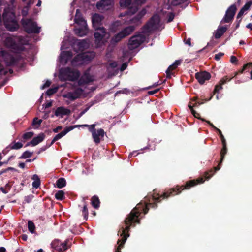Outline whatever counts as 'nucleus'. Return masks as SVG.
Masks as SVG:
<instances>
[{
	"label": "nucleus",
	"instance_id": "nucleus-1",
	"mask_svg": "<svg viewBox=\"0 0 252 252\" xmlns=\"http://www.w3.org/2000/svg\"><path fill=\"white\" fill-rule=\"evenodd\" d=\"M204 179L203 178H200L197 179L188 181L185 185L180 186L177 185L167 190L163 194L155 196L154 194L148 195L145 197V202L139 203L134 208L124 220L126 227H121V239H118L117 244L118 246L116 248L115 252H122L121 249L124 246L126 241L129 237V231L130 227H135L136 224H139L141 220V214L143 213L146 214L149 210V207L157 208L158 203L161 202L162 199H167L169 197L179 194L182 190L189 189L190 188L200 184L203 183Z\"/></svg>",
	"mask_w": 252,
	"mask_h": 252
},
{
	"label": "nucleus",
	"instance_id": "nucleus-2",
	"mask_svg": "<svg viewBox=\"0 0 252 252\" xmlns=\"http://www.w3.org/2000/svg\"><path fill=\"white\" fill-rule=\"evenodd\" d=\"M134 26H128L121 30L118 33H116L110 40L111 45L115 46L119 43L122 39L130 35L135 30Z\"/></svg>",
	"mask_w": 252,
	"mask_h": 252
},
{
	"label": "nucleus",
	"instance_id": "nucleus-3",
	"mask_svg": "<svg viewBox=\"0 0 252 252\" xmlns=\"http://www.w3.org/2000/svg\"><path fill=\"white\" fill-rule=\"evenodd\" d=\"M160 19L159 16L157 15L153 16L142 27V32L148 33L158 29L160 27Z\"/></svg>",
	"mask_w": 252,
	"mask_h": 252
},
{
	"label": "nucleus",
	"instance_id": "nucleus-4",
	"mask_svg": "<svg viewBox=\"0 0 252 252\" xmlns=\"http://www.w3.org/2000/svg\"><path fill=\"white\" fill-rule=\"evenodd\" d=\"M222 148L221 149L220 152V161L218 164V165L217 167H214L213 169H210L207 171H206L204 174V177L205 179L208 180L211 177L213 176L215 172L218 170H219L220 169V165L221 163L223 161L225 156L227 152V143H222Z\"/></svg>",
	"mask_w": 252,
	"mask_h": 252
},
{
	"label": "nucleus",
	"instance_id": "nucleus-5",
	"mask_svg": "<svg viewBox=\"0 0 252 252\" xmlns=\"http://www.w3.org/2000/svg\"><path fill=\"white\" fill-rule=\"evenodd\" d=\"M23 27L24 31L28 34H38L40 32V28L37 26L36 22L30 19L22 21Z\"/></svg>",
	"mask_w": 252,
	"mask_h": 252
},
{
	"label": "nucleus",
	"instance_id": "nucleus-6",
	"mask_svg": "<svg viewBox=\"0 0 252 252\" xmlns=\"http://www.w3.org/2000/svg\"><path fill=\"white\" fill-rule=\"evenodd\" d=\"M60 75L61 77L63 76L66 80L74 81L78 80L80 73L77 70H73L71 68L67 67L61 71Z\"/></svg>",
	"mask_w": 252,
	"mask_h": 252
},
{
	"label": "nucleus",
	"instance_id": "nucleus-7",
	"mask_svg": "<svg viewBox=\"0 0 252 252\" xmlns=\"http://www.w3.org/2000/svg\"><path fill=\"white\" fill-rule=\"evenodd\" d=\"M1 54L6 66H10L16 65L21 59L20 55L14 56L6 51H4V50L1 52Z\"/></svg>",
	"mask_w": 252,
	"mask_h": 252
},
{
	"label": "nucleus",
	"instance_id": "nucleus-8",
	"mask_svg": "<svg viewBox=\"0 0 252 252\" xmlns=\"http://www.w3.org/2000/svg\"><path fill=\"white\" fill-rule=\"evenodd\" d=\"M237 11V5L235 3L228 7L225 14L221 20V23L232 22Z\"/></svg>",
	"mask_w": 252,
	"mask_h": 252
},
{
	"label": "nucleus",
	"instance_id": "nucleus-9",
	"mask_svg": "<svg viewBox=\"0 0 252 252\" xmlns=\"http://www.w3.org/2000/svg\"><path fill=\"white\" fill-rule=\"evenodd\" d=\"M5 44L15 53H20L23 51V46L16 43L15 39L11 37H7L5 40Z\"/></svg>",
	"mask_w": 252,
	"mask_h": 252
},
{
	"label": "nucleus",
	"instance_id": "nucleus-10",
	"mask_svg": "<svg viewBox=\"0 0 252 252\" xmlns=\"http://www.w3.org/2000/svg\"><path fill=\"white\" fill-rule=\"evenodd\" d=\"M145 40L144 35L137 33L131 37L129 39V45L132 48H136L144 42Z\"/></svg>",
	"mask_w": 252,
	"mask_h": 252
},
{
	"label": "nucleus",
	"instance_id": "nucleus-11",
	"mask_svg": "<svg viewBox=\"0 0 252 252\" xmlns=\"http://www.w3.org/2000/svg\"><path fill=\"white\" fill-rule=\"evenodd\" d=\"M68 240L66 239L64 242H62L59 239H55L51 244L53 249L59 252H63L67 250L69 246H68Z\"/></svg>",
	"mask_w": 252,
	"mask_h": 252
},
{
	"label": "nucleus",
	"instance_id": "nucleus-12",
	"mask_svg": "<svg viewBox=\"0 0 252 252\" xmlns=\"http://www.w3.org/2000/svg\"><path fill=\"white\" fill-rule=\"evenodd\" d=\"M195 77L200 84H203L205 81L210 79L211 75L208 72L204 71L196 73Z\"/></svg>",
	"mask_w": 252,
	"mask_h": 252
},
{
	"label": "nucleus",
	"instance_id": "nucleus-13",
	"mask_svg": "<svg viewBox=\"0 0 252 252\" xmlns=\"http://www.w3.org/2000/svg\"><path fill=\"white\" fill-rule=\"evenodd\" d=\"M104 19L102 15L99 14L95 13L92 16V22L93 27L94 29H98L101 28L102 21Z\"/></svg>",
	"mask_w": 252,
	"mask_h": 252
},
{
	"label": "nucleus",
	"instance_id": "nucleus-14",
	"mask_svg": "<svg viewBox=\"0 0 252 252\" xmlns=\"http://www.w3.org/2000/svg\"><path fill=\"white\" fill-rule=\"evenodd\" d=\"M74 127H75L74 126L65 127L62 132L57 134V135H56L54 136V137L53 138V139L52 140L51 143L48 145V147H49V146L53 145L55 142H56V141L60 139V138H61L62 137L64 136L68 132L72 130V129L74 128Z\"/></svg>",
	"mask_w": 252,
	"mask_h": 252
},
{
	"label": "nucleus",
	"instance_id": "nucleus-15",
	"mask_svg": "<svg viewBox=\"0 0 252 252\" xmlns=\"http://www.w3.org/2000/svg\"><path fill=\"white\" fill-rule=\"evenodd\" d=\"M114 3L113 0H101L97 2L96 7L99 10L109 9Z\"/></svg>",
	"mask_w": 252,
	"mask_h": 252
},
{
	"label": "nucleus",
	"instance_id": "nucleus-16",
	"mask_svg": "<svg viewBox=\"0 0 252 252\" xmlns=\"http://www.w3.org/2000/svg\"><path fill=\"white\" fill-rule=\"evenodd\" d=\"M82 90L78 89L73 92H69L64 95V97L70 99V100H74L80 97L81 95Z\"/></svg>",
	"mask_w": 252,
	"mask_h": 252
},
{
	"label": "nucleus",
	"instance_id": "nucleus-17",
	"mask_svg": "<svg viewBox=\"0 0 252 252\" xmlns=\"http://www.w3.org/2000/svg\"><path fill=\"white\" fill-rule=\"evenodd\" d=\"M105 135V131L102 128H99L96 132L93 133L92 137L94 142L96 144H99Z\"/></svg>",
	"mask_w": 252,
	"mask_h": 252
},
{
	"label": "nucleus",
	"instance_id": "nucleus-18",
	"mask_svg": "<svg viewBox=\"0 0 252 252\" xmlns=\"http://www.w3.org/2000/svg\"><path fill=\"white\" fill-rule=\"evenodd\" d=\"M75 34L78 36L83 37L88 32V28L87 25H82L79 28H75L74 30Z\"/></svg>",
	"mask_w": 252,
	"mask_h": 252
},
{
	"label": "nucleus",
	"instance_id": "nucleus-19",
	"mask_svg": "<svg viewBox=\"0 0 252 252\" xmlns=\"http://www.w3.org/2000/svg\"><path fill=\"white\" fill-rule=\"evenodd\" d=\"M97 31L94 33V37L95 40L100 41L103 39L104 37L106 35V29L102 27L101 28L95 29Z\"/></svg>",
	"mask_w": 252,
	"mask_h": 252
},
{
	"label": "nucleus",
	"instance_id": "nucleus-20",
	"mask_svg": "<svg viewBox=\"0 0 252 252\" xmlns=\"http://www.w3.org/2000/svg\"><path fill=\"white\" fill-rule=\"evenodd\" d=\"M45 135L43 133H39L37 136L34 137L31 142L26 144V146H28L30 145L35 146L40 143L44 140Z\"/></svg>",
	"mask_w": 252,
	"mask_h": 252
},
{
	"label": "nucleus",
	"instance_id": "nucleus-21",
	"mask_svg": "<svg viewBox=\"0 0 252 252\" xmlns=\"http://www.w3.org/2000/svg\"><path fill=\"white\" fill-rule=\"evenodd\" d=\"M7 30L10 31H15L19 29V25L17 21L15 20L12 21L4 23Z\"/></svg>",
	"mask_w": 252,
	"mask_h": 252
},
{
	"label": "nucleus",
	"instance_id": "nucleus-22",
	"mask_svg": "<svg viewBox=\"0 0 252 252\" xmlns=\"http://www.w3.org/2000/svg\"><path fill=\"white\" fill-rule=\"evenodd\" d=\"M74 21V22L78 24L79 26L80 25H86L87 24L86 21L85 20L84 18L80 14L79 9H77L76 11V15Z\"/></svg>",
	"mask_w": 252,
	"mask_h": 252
},
{
	"label": "nucleus",
	"instance_id": "nucleus-23",
	"mask_svg": "<svg viewBox=\"0 0 252 252\" xmlns=\"http://www.w3.org/2000/svg\"><path fill=\"white\" fill-rule=\"evenodd\" d=\"M228 28L226 26L219 27L218 29L214 32V36L215 39L220 38L227 31Z\"/></svg>",
	"mask_w": 252,
	"mask_h": 252
},
{
	"label": "nucleus",
	"instance_id": "nucleus-24",
	"mask_svg": "<svg viewBox=\"0 0 252 252\" xmlns=\"http://www.w3.org/2000/svg\"><path fill=\"white\" fill-rule=\"evenodd\" d=\"M71 113V111L69 109L67 108H65L64 107H58L55 110V115L56 116H63L64 115H69Z\"/></svg>",
	"mask_w": 252,
	"mask_h": 252
},
{
	"label": "nucleus",
	"instance_id": "nucleus-25",
	"mask_svg": "<svg viewBox=\"0 0 252 252\" xmlns=\"http://www.w3.org/2000/svg\"><path fill=\"white\" fill-rule=\"evenodd\" d=\"M230 79H229L228 77L225 76L223 77L221 80L220 81L219 84H217L215 86V89L213 91L214 93H218L220 90L222 89V86L223 84L226 83V82L229 81Z\"/></svg>",
	"mask_w": 252,
	"mask_h": 252
},
{
	"label": "nucleus",
	"instance_id": "nucleus-26",
	"mask_svg": "<svg viewBox=\"0 0 252 252\" xmlns=\"http://www.w3.org/2000/svg\"><path fill=\"white\" fill-rule=\"evenodd\" d=\"M72 57V53L71 51L63 52L60 55L61 62L67 63Z\"/></svg>",
	"mask_w": 252,
	"mask_h": 252
},
{
	"label": "nucleus",
	"instance_id": "nucleus-27",
	"mask_svg": "<svg viewBox=\"0 0 252 252\" xmlns=\"http://www.w3.org/2000/svg\"><path fill=\"white\" fill-rule=\"evenodd\" d=\"M4 23L15 20V14L13 12H6L3 13Z\"/></svg>",
	"mask_w": 252,
	"mask_h": 252
},
{
	"label": "nucleus",
	"instance_id": "nucleus-28",
	"mask_svg": "<svg viewBox=\"0 0 252 252\" xmlns=\"http://www.w3.org/2000/svg\"><path fill=\"white\" fill-rule=\"evenodd\" d=\"M83 62L82 53H81L75 56L72 59L71 63L73 65H77L78 64H82Z\"/></svg>",
	"mask_w": 252,
	"mask_h": 252
},
{
	"label": "nucleus",
	"instance_id": "nucleus-29",
	"mask_svg": "<svg viewBox=\"0 0 252 252\" xmlns=\"http://www.w3.org/2000/svg\"><path fill=\"white\" fill-rule=\"evenodd\" d=\"M91 204L94 208H99L100 206V202L99 199L97 195H94L92 197L91 199Z\"/></svg>",
	"mask_w": 252,
	"mask_h": 252
},
{
	"label": "nucleus",
	"instance_id": "nucleus-30",
	"mask_svg": "<svg viewBox=\"0 0 252 252\" xmlns=\"http://www.w3.org/2000/svg\"><path fill=\"white\" fill-rule=\"evenodd\" d=\"M177 67L175 66L174 63L170 65L167 68V70L166 71V73L167 75V79H171V75H175L174 72H172L171 71L176 69Z\"/></svg>",
	"mask_w": 252,
	"mask_h": 252
},
{
	"label": "nucleus",
	"instance_id": "nucleus-31",
	"mask_svg": "<svg viewBox=\"0 0 252 252\" xmlns=\"http://www.w3.org/2000/svg\"><path fill=\"white\" fill-rule=\"evenodd\" d=\"M94 55L93 53H82V57L83 58V62L91 61L94 57Z\"/></svg>",
	"mask_w": 252,
	"mask_h": 252
},
{
	"label": "nucleus",
	"instance_id": "nucleus-32",
	"mask_svg": "<svg viewBox=\"0 0 252 252\" xmlns=\"http://www.w3.org/2000/svg\"><path fill=\"white\" fill-rule=\"evenodd\" d=\"M42 122V120L38 119V117L34 118L32 124V128L34 129H37L41 125V124Z\"/></svg>",
	"mask_w": 252,
	"mask_h": 252
},
{
	"label": "nucleus",
	"instance_id": "nucleus-33",
	"mask_svg": "<svg viewBox=\"0 0 252 252\" xmlns=\"http://www.w3.org/2000/svg\"><path fill=\"white\" fill-rule=\"evenodd\" d=\"M9 145L10 148H11V150H19L23 146L22 143L19 142H16L15 141L12 142Z\"/></svg>",
	"mask_w": 252,
	"mask_h": 252
},
{
	"label": "nucleus",
	"instance_id": "nucleus-34",
	"mask_svg": "<svg viewBox=\"0 0 252 252\" xmlns=\"http://www.w3.org/2000/svg\"><path fill=\"white\" fill-rule=\"evenodd\" d=\"M56 185L58 188H63L66 186V180L64 178H60L57 180Z\"/></svg>",
	"mask_w": 252,
	"mask_h": 252
},
{
	"label": "nucleus",
	"instance_id": "nucleus-35",
	"mask_svg": "<svg viewBox=\"0 0 252 252\" xmlns=\"http://www.w3.org/2000/svg\"><path fill=\"white\" fill-rule=\"evenodd\" d=\"M34 181L32 183V186L33 188H38L40 187V180L37 175H34L32 178Z\"/></svg>",
	"mask_w": 252,
	"mask_h": 252
},
{
	"label": "nucleus",
	"instance_id": "nucleus-36",
	"mask_svg": "<svg viewBox=\"0 0 252 252\" xmlns=\"http://www.w3.org/2000/svg\"><path fill=\"white\" fill-rule=\"evenodd\" d=\"M138 10V6L136 5H131L129 6L128 9L126 11L127 15H132L135 14Z\"/></svg>",
	"mask_w": 252,
	"mask_h": 252
},
{
	"label": "nucleus",
	"instance_id": "nucleus-37",
	"mask_svg": "<svg viewBox=\"0 0 252 252\" xmlns=\"http://www.w3.org/2000/svg\"><path fill=\"white\" fill-rule=\"evenodd\" d=\"M55 198L57 200L62 201L64 199V193L62 190H60L55 193Z\"/></svg>",
	"mask_w": 252,
	"mask_h": 252
},
{
	"label": "nucleus",
	"instance_id": "nucleus-38",
	"mask_svg": "<svg viewBox=\"0 0 252 252\" xmlns=\"http://www.w3.org/2000/svg\"><path fill=\"white\" fill-rule=\"evenodd\" d=\"M82 213L84 220H87L88 219V209L87 208V205L85 202L83 205Z\"/></svg>",
	"mask_w": 252,
	"mask_h": 252
},
{
	"label": "nucleus",
	"instance_id": "nucleus-39",
	"mask_svg": "<svg viewBox=\"0 0 252 252\" xmlns=\"http://www.w3.org/2000/svg\"><path fill=\"white\" fill-rule=\"evenodd\" d=\"M28 229L32 233L35 232V226L34 223L31 220H29L28 222Z\"/></svg>",
	"mask_w": 252,
	"mask_h": 252
},
{
	"label": "nucleus",
	"instance_id": "nucleus-40",
	"mask_svg": "<svg viewBox=\"0 0 252 252\" xmlns=\"http://www.w3.org/2000/svg\"><path fill=\"white\" fill-rule=\"evenodd\" d=\"M141 19L139 18L138 15L137 14L136 16H134L133 18H132L130 21L132 23L135 24V25L134 26L135 28L137 25H139L141 22Z\"/></svg>",
	"mask_w": 252,
	"mask_h": 252
},
{
	"label": "nucleus",
	"instance_id": "nucleus-41",
	"mask_svg": "<svg viewBox=\"0 0 252 252\" xmlns=\"http://www.w3.org/2000/svg\"><path fill=\"white\" fill-rule=\"evenodd\" d=\"M33 153L29 151H25L23 153L22 155L19 158L20 159H25L27 158H31L32 156Z\"/></svg>",
	"mask_w": 252,
	"mask_h": 252
},
{
	"label": "nucleus",
	"instance_id": "nucleus-42",
	"mask_svg": "<svg viewBox=\"0 0 252 252\" xmlns=\"http://www.w3.org/2000/svg\"><path fill=\"white\" fill-rule=\"evenodd\" d=\"M96 126V124H93L91 125H89L86 124V125H82L83 126L89 127V131L91 132L92 135H93V133L96 132V128H95Z\"/></svg>",
	"mask_w": 252,
	"mask_h": 252
},
{
	"label": "nucleus",
	"instance_id": "nucleus-43",
	"mask_svg": "<svg viewBox=\"0 0 252 252\" xmlns=\"http://www.w3.org/2000/svg\"><path fill=\"white\" fill-rule=\"evenodd\" d=\"M252 67V63H250L245 64L244 65V66H243V68H242V69L239 70L237 73V74L242 73L244 71H245L246 70L250 69V68H251Z\"/></svg>",
	"mask_w": 252,
	"mask_h": 252
},
{
	"label": "nucleus",
	"instance_id": "nucleus-44",
	"mask_svg": "<svg viewBox=\"0 0 252 252\" xmlns=\"http://www.w3.org/2000/svg\"><path fill=\"white\" fill-rule=\"evenodd\" d=\"M33 135L34 133L33 132H26L23 134L22 136V138L24 140H27L30 139Z\"/></svg>",
	"mask_w": 252,
	"mask_h": 252
},
{
	"label": "nucleus",
	"instance_id": "nucleus-45",
	"mask_svg": "<svg viewBox=\"0 0 252 252\" xmlns=\"http://www.w3.org/2000/svg\"><path fill=\"white\" fill-rule=\"evenodd\" d=\"M131 0H120V5L122 7H128L130 6Z\"/></svg>",
	"mask_w": 252,
	"mask_h": 252
},
{
	"label": "nucleus",
	"instance_id": "nucleus-46",
	"mask_svg": "<svg viewBox=\"0 0 252 252\" xmlns=\"http://www.w3.org/2000/svg\"><path fill=\"white\" fill-rule=\"evenodd\" d=\"M188 0H173L172 4L174 6H177L186 2Z\"/></svg>",
	"mask_w": 252,
	"mask_h": 252
},
{
	"label": "nucleus",
	"instance_id": "nucleus-47",
	"mask_svg": "<svg viewBox=\"0 0 252 252\" xmlns=\"http://www.w3.org/2000/svg\"><path fill=\"white\" fill-rule=\"evenodd\" d=\"M33 197V196L32 195L25 196L23 204L31 203Z\"/></svg>",
	"mask_w": 252,
	"mask_h": 252
},
{
	"label": "nucleus",
	"instance_id": "nucleus-48",
	"mask_svg": "<svg viewBox=\"0 0 252 252\" xmlns=\"http://www.w3.org/2000/svg\"><path fill=\"white\" fill-rule=\"evenodd\" d=\"M57 91V88H50L47 90V91L46 92L48 96H51V95H53V94L56 93Z\"/></svg>",
	"mask_w": 252,
	"mask_h": 252
},
{
	"label": "nucleus",
	"instance_id": "nucleus-49",
	"mask_svg": "<svg viewBox=\"0 0 252 252\" xmlns=\"http://www.w3.org/2000/svg\"><path fill=\"white\" fill-rule=\"evenodd\" d=\"M191 112L192 113V114L196 118H198L199 119H200L202 121H205V119L203 118H201L200 116V114L196 112V111L194 110V109H192L191 110Z\"/></svg>",
	"mask_w": 252,
	"mask_h": 252
},
{
	"label": "nucleus",
	"instance_id": "nucleus-50",
	"mask_svg": "<svg viewBox=\"0 0 252 252\" xmlns=\"http://www.w3.org/2000/svg\"><path fill=\"white\" fill-rule=\"evenodd\" d=\"M252 5V1H249L247 2L244 6H243L242 8L246 11L248 10H249L251 7V6Z\"/></svg>",
	"mask_w": 252,
	"mask_h": 252
},
{
	"label": "nucleus",
	"instance_id": "nucleus-51",
	"mask_svg": "<svg viewBox=\"0 0 252 252\" xmlns=\"http://www.w3.org/2000/svg\"><path fill=\"white\" fill-rule=\"evenodd\" d=\"M252 5V1H249L247 2L244 6H243L242 8L246 11L248 10H249L251 7V6Z\"/></svg>",
	"mask_w": 252,
	"mask_h": 252
},
{
	"label": "nucleus",
	"instance_id": "nucleus-52",
	"mask_svg": "<svg viewBox=\"0 0 252 252\" xmlns=\"http://www.w3.org/2000/svg\"><path fill=\"white\" fill-rule=\"evenodd\" d=\"M217 132L218 133L219 135H220V138L222 143H226V141L225 138H224L223 135L222 134L220 129L219 128L218 130H217Z\"/></svg>",
	"mask_w": 252,
	"mask_h": 252
},
{
	"label": "nucleus",
	"instance_id": "nucleus-53",
	"mask_svg": "<svg viewBox=\"0 0 252 252\" xmlns=\"http://www.w3.org/2000/svg\"><path fill=\"white\" fill-rule=\"evenodd\" d=\"M9 170L16 171V170L15 168H14L13 167H8L7 168H6L5 169H3L1 171H0V176L4 174V173H6V172H7L8 171H9Z\"/></svg>",
	"mask_w": 252,
	"mask_h": 252
},
{
	"label": "nucleus",
	"instance_id": "nucleus-54",
	"mask_svg": "<svg viewBox=\"0 0 252 252\" xmlns=\"http://www.w3.org/2000/svg\"><path fill=\"white\" fill-rule=\"evenodd\" d=\"M146 14V10L145 9H143L138 13L137 15H138V17L141 19Z\"/></svg>",
	"mask_w": 252,
	"mask_h": 252
},
{
	"label": "nucleus",
	"instance_id": "nucleus-55",
	"mask_svg": "<svg viewBox=\"0 0 252 252\" xmlns=\"http://www.w3.org/2000/svg\"><path fill=\"white\" fill-rule=\"evenodd\" d=\"M224 54L223 53H221V52H220L218 54H217L216 55H215V56H214V59L216 60V61H219L220 59L223 56H224Z\"/></svg>",
	"mask_w": 252,
	"mask_h": 252
},
{
	"label": "nucleus",
	"instance_id": "nucleus-56",
	"mask_svg": "<svg viewBox=\"0 0 252 252\" xmlns=\"http://www.w3.org/2000/svg\"><path fill=\"white\" fill-rule=\"evenodd\" d=\"M175 17V14L173 12H170L168 15V22H171L173 20Z\"/></svg>",
	"mask_w": 252,
	"mask_h": 252
},
{
	"label": "nucleus",
	"instance_id": "nucleus-57",
	"mask_svg": "<svg viewBox=\"0 0 252 252\" xmlns=\"http://www.w3.org/2000/svg\"><path fill=\"white\" fill-rule=\"evenodd\" d=\"M238 59L237 57L235 56H231L230 57V62L233 64H237Z\"/></svg>",
	"mask_w": 252,
	"mask_h": 252
},
{
	"label": "nucleus",
	"instance_id": "nucleus-58",
	"mask_svg": "<svg viewBox=\"0 0 252 252\" xmlns=\"http://www.w3.org/2000/svg\"><path fill=\"white\" fill-rule=\"evenodd\" d=\"M86 44V42L84 40H82L81 41H79L78 43V46L79 48H83L85 47V45Z\"/></svg>",
	"mask_w": 252,
	"mask_h": 252
},
{
	"label": "nucleus",
	"instance_id": "nucleus-59",
	"mask_svg": "<svg viewBox=\"0 0 252 252\" xmlns=\"http://www.w3.org/2000/svg\"><path fill=\"white\" fill-rule=\"evenodd\" d=\"M11 150V148H10V145H9L8 146H7L5 149H4L2 151V153L4 155H6V154H7L8 153V152Z\"/></svg>",
	"mask_w": 252,
	"mask_h": 252
},
{
	"label": "nucleus",
	"instance_id": "nucleus-60",
	"mask_svg": "<svg viewBox=\"0 0 252 252\" xmlns=\"http://www.w3.org/2000/svg\"><path fill=\"white\" fill-rule=\"evenodd\" d=\"M127 65H128V64L126 63H122V64L121 65V67L120 68V70L121 71H124L127 68Z\"/></svg>",
	"mask_w": 252,
	"mask_h": 252
},
{
	"label": "nucleus",
	"instance_id": "nucleus-61",
	"mask_svg": "<svg viewBox=\"0 0 252 252\" xmlns=\"http://www.w3.org/2000/svg\"><path fill=\"white\" fill-rule=\"evenodd\" d=\"M204 122H206L208 124H209L214 129V130L217 131V129H218L219 128H217V127H216L213 124H212V123H211L210 121H208V120H206L205 119V121Z\"/></svg>",
	"mask_w": 252,
	"mask_h": 252
},
{
	"label": "nucleus",
	"instance_id": "nucleus-62",
	"mask_svg": "<svg viewBox=\"0 0 252 252\" xmlns=\"http://www.w3.org/2000/svg\"><path fill=\"white\" fill-rule=\"evenodd\" d=\"M51 82L50 81L47 80L44 84V85L41 87V89H45L46 88H48V86H49L51 85Z\"/></svg>",
	"mask_w": 252,
	"mask_h": 252
},
{
	"label": "nucleus",
	"instance_id": "nucleus-63",
	"mask_svg": "<svg viewBox=\"0 0 252 252\" xmlns=\"http://www.w3.org/2000/svg\"><path fill=\"white\" fill-rule=\"evenodd\" d=\"M63 128L62 126H58L53 129V131L55 133H58L59 131L61 130Z\"/></svg>",
	"mask_w": 252,
	"mask_h": 252
},
{
	"label": "nucleus",
	"instance_id": "nucleus-64",
	"mask_svg": "<svg viewBox=\"0 0 252 252\" xmlns=\"http://www.w3.org/2000/svg\"><path fill=\"white\" fill-rule=\"evenodd\" d=\"M117 65L118 64L116 62H113L109 64V66L112 68H115L117 66Z\"/></svg>",
	"mask_w": 252,
	"mask_h": 252
}]
</instances>
